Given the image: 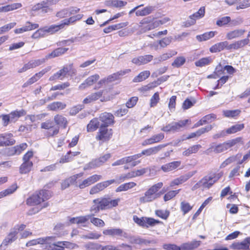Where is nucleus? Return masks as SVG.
Masks as SVG:
<instances>
[{"mask_svg":"<svg viewBox=\"0 0 250 250\" xmlns=\"http://www.w3.org/2000/svg\"><path fill=\"white\" fill-rule=\"evenodd\" d=\"M163 186L162 182H159L154 184L148 188L145 193L144 195L139 198V202L141 204H144L148 202H151L160 196V194L158 191Z\"/></svg>","mask_w":250,"mask_h":250,"instance_id":"obj_1","label":"nucleus"},{"mask_svg":"<svg viewBox=\"0 0 250 250\" xmlns=\"http://www.w3.org/2000/svg\"><path fill=\"white\" fill-rule=\"evenodd\" d=\"M50 196L51 193L49 191L41 190L27 198L26 203L27 205L30 206L38 205L42 202L48 199Z\"/></svg>","mask_w":250,"mask_h":250,"instance_id":"obj_2","label":"nucleus"},{"mask_svg":"<svg viewBox=\"0 0 250 250\" xmlns=\"http://www.w3.org/2000/svg\"><path fill=\"white\" fill-rule=\"evenodd\" d=\"M241 140L240 138H236L234 139L229 140L227 142L219 144L212 143L209 148L215 153H220L226 151L229 148L232 147Z\"/></svg>","mask_w":250,"mask_h":250,"instance_id":"obj_3","label":"nucleus"},{"mask_svg":"<svg viewBox=\"0 0 250 250\" xmlns=\"http://www.w3.org/2000/svg\"><path fill=\"white\" fill-rule=\"evenodd\" d=\"M52 239L47 241L46 245L42 249L47 250H63L64 248H69L70 246L74 245V244L67 241H56V236H48Z\"/></svg>","mask_w":250,"mask_h":250,"instance_id":"obj_4","label":"nucleus"},{"mask_svg":"<svg viewBox=\"0 0 250 250\" xmlns=\"http://www.w3.org/2000/svg\"><path fill=\"white\" fill-rule=\"evenodd\" d=\"M108 201L106 198H98L93 200L92 205L90 208V211L93 214L97 213L100 210L108 209Z\"/></svg>","mask_w":250,"mask_h":250,"instance_id":"obj_5","label":"nucleus"},{"mask_svg":"<svg viewBox=\"0 0 250 250\" xmlns=\"http://www.w3.org/2000/svg\"><path fill=\"white\" fill-rule=\"evenodd\" d=\"M106 91V90H102L96 92L92 93L84 98L83 103L84 104H88L94 102L99 99H100V101L102 102L109 101L110 99L109 97H105L104 96H103Z\"/></svg>","mask_w":250,"mask_h":250,"instance_id":"obj_6","label":"nucleus"},{"mask_svg":"<svg viewBox=\"0 0 250 250\" xmlns=\"http://www.w3.org/2000/svg\"><path fill=\"white\" fill-rule=\"evenodd\" d=\"M112 135V129H108L104 125H101L99 131L96 136V139L102 143L107 142L110 140Z\"/></svg>","mask_w":250,"mask_h":250,"instance_id":"obj_7","label":"nucleus"},{"mask_svg":"<svg viewBox=\"0 0 250 250\" xmlns=\"http://www.w3.org/2000/svg\"><path fill=\"white\" fill-rule=\"evenodd\" d=\"M41 128L49 130L47 134L49 136H53L57 134L59 131V126L55 125L54 123L51 120H47L42 123Z\"/></svg>","mask_w":250,"mask_h":250,"instance_id":"obj_8","label":"nucleus"},{"mask_svg":"<svg viewBox=\"0 0 250 250\" xmlns=\"http://www.w3.org/2000/svg\"><path fill=\"white\" fill-rule=\"evenodd\" d=\"M115 182V180L112 179L99 183L91 188L89 193L91 195L97 194Z\"/></svg>","mask_w":250,"mask_h":250,"instance_id":"obj_9","label":"nucleus"},{"mask_svg":"<svg viewBox=\"0 0 250 250\" xmlns=\"http://www.w3.org/2000/svg\"><path fill=\"white\" fill-rule=\"evenodd\" d=\"M16 143L13 135L10 133L0 134V146H12Z\"/></svg>","mask_w":250,"mask_h":250,"instance_id":"obj_10","label":"nucleus"},{"mask_svg":"<svg viewBox=\"0 0 250 250\" xmlns=\"http://www.w3.org/2000/svg\"><path fill=\"white\" fill-rule=\"evenodd\" d=\"M102 178L101 175L94 174L82 181L78 186L80 188L83 189L101 180Z\"/></svg>","mask_w":250,"mask_h":250,"instance_id":"obj_11","label":"nucleus"},{"mask_svg":"<svg viewBox=\"0 0 250 250\" xmlns=\"http://www.w3.org/2000/svg\"><path fill=\"white\" fill-rule=\"evenodd\" d=\"M214 180H215L213 175H212L211 173H210L200 180L199 181V184L202 185V188H204L209 189L216 183Z\"/></svg>","mask_w":250,"mask_h":250,"instance_id":"obj_12","label":"nucleus"},{"mask_svg":"<svg viewBox=\"0 0 250 250\" xmlns=\"http://www.w3.org/2000/svg\"><path fill=\"white\" fill-rule=\"evenodd\" d=\"M153 59V56L152 55H146L134 58L132 59L131 62L137 65H142L150 62Z\"/></svg>","mask_w":250,"mask_h":250,"instance_id":"obj_13","label":"nucleus"},{"mask_svg":"<svg viewBox=\"0 0 250 250\" xmlns=\"http://www.w3.org/2000/svg\"><path fill=\"white\" fill-rule=\"evenodd\" d=\"M71 67V65L64 66L62 69L51 76L49 79V81H53L57 79L62 80L70 70Z\"/></svg>","mask_w":250,"mask_h":250,"instance_id":"obj_14","label":"nucleus"},{"mask_svg":"<svg viewBox=\"0 0 250 250\" xmlns=\"http://www.w3.org/2000/svg\"><path fill=\"white\" fill-rule=\"evenodd\" d=\"M167 146V145H159L157 146L150 147L149 148L143 150L141 153H138L140 155V157L142 155L149 156L158 153L163 148Z\"/></svg>","mask_w":250,"mask_h":250,"instance_id":"obj_15","label":"nucleus"},{"mask_svg":"<svg viewBox=\"0 0 250 250\" xmlns=\"http://www.w3.org/2000/svg\"><path fill=\"white\" fill-rule=\"evenodd\" d=\"M99 118L100 120L103 123L101 125H104L106 127L114 123V117L110 113L104 112L102 113Z\"/></svg>","mask_w":250,"mask_h":250,"instance_id":"obj_16","label":"nucleus"},{"mask_svg":"<svg viewBox=\"0 0 250 250\" xmlns=\"http://www.w3.org/2000/svg\"><path fill=\"white\" fill-rule=\"evenodd\" d=\"M164 137L165 135L163 133L154 135L150 138L144 140L143 142L142 145L143 146H146L147 145H150L155 143H159L161 142L164 138Z\"/></svg>","mask_w":250,"mask_h":250,"instance_id":"obj_17","label":"nucleus"},{"mask_svg":"<svg viewBox=\"0 0 250 250\" xmlns=\"http://www.w3.org/2000/svg\"><path fill=\"white\" fill-rule=\"evenodd\" d=\"M103 233L105 235H108L110 236H124L126 237L127 234L124 232L122 229L118 228H112L106 229L103 230Z\"/></svg>","mask_w":250,"mask_h":250,"instance_id":"obj_18","label":"nucleus"},{"mask_svg":"<svg viewBox=\"0 0 250 250\" xmlns=\"http://www.w3.org/2000/svg\"><path fill=\"white\" fill-rule=\"evenodd\" d=\"M83 172L75 174L63 181L62 183V188L65 189L69 187L71 185L74 184L77 179L83 176Z\"/></svg>","mask_w":250,"mask_h":250,"instance_id":"obj_19","label":"nucleus"},{"mask_svg":"<svg viewBox=\"0 0 250 250\" xmlns=\"http://www.w3.org/2000/svg\"><path fill=\"white\" fill-rule=\"evenodd\" d=\"M130 69H127L124 70H121L118 71L116 73H113L110 75H109L106 78L107 83H111L115 81L119 80L121 77L125 75L130 72Z\"/></svg>","mask_w":250,"mask_h":250,"instance_id":"obj_20","label":"nucleus"},{"mask_svg":"<svg viewBox=\"0 0 250 250\" xmlns=\"http://www.w3.org/2000/svg\"><path fill=\"white\" fill-rule=\"evenodd\" d=\"M99 78L100 76L98 74H94L89 76L84 81L83 83L80 85V89H83L87 86L93 85L99 79Z\"/></svg>","mask_w":250,"mask_h":250,"instance_id":"obj_21","label":"nucleus"},{"mask_svg":"<svg viewBox=\"0 0 250 250\" xmlns=\"http://www.w3.org/2000/svg\"><path fill=\"white\" fill-rule=\"evenodd\" d=\"M51 239V238L48 237V236L39 238L36 239H33L28 241V242L26 243V246L27 247H30L36 245L37 244H41L42 245L41 248L42 249V247L43 248H44L46 245V243L48 242L47 241Z\"/></svg>","mask_w":250,"mask_h":250,"instance_id":"obj_22","label":"nucleus"},{"mask_svg":"<svg viewBox=\"0 0 250 250\" xmlns=\"http://www.w3.org/2000/svg\"><path fill=\"white\" fill-rule=\"evenodd\" d=\"M45 3L43 0L37 3L32 7V10L37 11L41 10V12L43 14L52 12L53 9L52 8H48L47 6H45Z\"/></svg>","mask_w":250,"mask_h":250,"instance_id":"obj_23","label":"nucleus"},{"mask_svg":"<svg viewBox=\"0 0 250 250\" xmlns=\"http://www.w3.org/2000/svg\"><path fill=\"white\" fill-rule=\"evenodd\" d=\"M181 164V161L170 162L163 165L161 167V169L165 172H169L178 168Z\"/></svg>","mask_w":250,"mask_h":250,"instance_id":"obj_24","label":"nucleus"},{"mask_svg":"<svg viewBox=\"0 0 250 250\" xmlns=\"http://www.w3.org/2000/svg\"><path fill=\"white\" fill-rule=\"evenodd\" d=\"M26 114L24 110H15L8 114L11 123H15L18 119Z\"/></svg>","mask_w":250,"mask_h":250,"instance_id":"obj_25","label":"nucleus"},{"mask_svg":"<svg viewBox=\"0 0 250 250\" xmlns=\"http://www.w3.org/2000/svg\"><path fill=\"white\" fill-rule=\"evenodd\" d=\"M228 42L224 41L217 43L209 48V51L211 53H216L223 50L224 49H227Z\"/></svg>","mask_w":250,"mask_h":250,"instance_id":"obj_26","label":"nucleus"},{"mask_svg":"<svg viewBox=\"0 0 250 250\" xmlns=\"http://www.w3.org/2000/svg\"><path fill=\"white\" fill-rule=\"evenodd\" d=\"M200 244L201 241L196 240L183 243L181 245L182 250H193L197 248Z\"/></svg>","mask_w":250,"mask_h":250,"instance_id":"obj_27","label":"nucleus"},{"mask_svg":"<svg viewBox=\"0 0 250 250\" xmlns=\"http://www.w3.org/2000/svg\"><path fill=\"white\" fill-rule=\"evenodd\" d=\"M46 36L49 35H52L60 29H62V25L61 24L56 25L52 24L49 26L43 27Z\"/></svg>","mask_w":250,"mask_h":250,"instance_id":"obj_28","label":"nucleus"},{"mask_svg":"<svg viewBox=\"0 0 250 250\" xmlns=\"http://www.w3.org/2000/svg\"><path fill=\"white\" fill-rule=\"evenodd\" d=\"M68 50V48H62V47H59L55 50H54L53 51H52L51 53H49L47 55H46V59L47 60L50 59L51 58H53L56 57L60 56L62 54H63L65 52H66Z\"/></svg>","mask_w":250,"mask_h":250,"instance_id":"obj_29","label":"nucleus"},{"mask_svg":"<svg viewBox=\"0 0 250 250\" xmlns=\"http://www.w3.org/2000/svg\"><path fill=\"white\" fill-rule=\"evenodd\" d=\"M128 24V22H121L118 24L110 25L107 27L105 28L104 29V32L105 33H109L111 32L120 29L122 28L125 27L127 26Z\"/></svg>","mask_w":250,"mask_h":250,"instance_id":"obj_30","label":"nucleus"},{"mask_svg":"<svg viewBox=\"0 0 250 250\" xmlns=\"http://www.w3.org/2000/svg\"><path fill=\"white\" fill-rule=\"evenodd\" d=\"M245 31V30L242 29L234 30L228 32L226 35V38L228 40L238 38L242 36Z\"/></svg>","mask_w":250,"mask_h":250,"instance_id":"obj_31","label":"nucleus"},{"mask_svg":"<svg viewBox=\"0 0 250 250\" xmlns=\"http://www.w3.org/2000/svg\"><path fill=\"white\" fill-rule=\"evenodd\" d=\"M188 121L189 120L187 119L183 121H180L178 122H172V132H175L180 131L182 128L186 126Z\"/></svg>","mask_w":250,"mask_h":250,"instance_id":"obj_32","label":"nucleus"},{"mask_svg":"<svg viewBox=\"0 0 250 250\" xmlns=\"http://www.w3.org/2000/svg\"><path fill=\"white\" fill-rule=\"evenodd\" d=\"M22 6L20 3H15L8 4L0 7V12H7L21 7Z\"/></svg>","mask_w":250,"mask_h":250,"instance_id":"obj_33","label":"nucleus"},{"mask_svg":"<svg viewBox=\"0 0 250 250\" xmlns=\"http://www.w3.org/2000/svg\"><path fill=\"white\" fill-rule=\"evenodd\" d=\"M215 32L214 31L206 32L203 34L197 35L196 39L200 42L206 41L213 38L215 36Z\"/></svg>","mask_w":250,"mask_h":250,"instance_id":"obj_34","label":"nucleus"},{"mask_svg":"<svg viewBox=\"0 0 250 250\" xmlns=\"http://www.w3.org/2000/svg\"><path fill=\"white\" fill-rule=\"evenodd\" d=\"M150 73L149 71L146 70L140 73L137 76L135 77L133 80L134 83H139L146 79L149 76Z\"/></svg>","mask_w":250,"mask_h":250,"instance_id":"obj_35","label":"nucleus"},{"mask_svg":"<svg viewBox=\"0 0 250 250\" xmlns=\"http://www.w3.org/2000/svg\"><path fill=\"white\" fill-rule=\"evenodd\" d=\"M33 167L32 162H23L20 167V172L21 174H26L31 170Z\"/></svg>","mask_w":250,"mask_h":250,"instance_id":"obj_36","label":"nucleus"},{"mask_svg":"<svg viewBox=\"0 0 250 250\" xmlns=\"http://www.w3.org/2000/svg\"><path fill=\"white\" fill-rule=\"evenodd\" d=\"M54 120L55 123L59 126H62L65 128L67 126V121L66 119L61 115H57L54 116Z\"/></svg>","mask_w":250,"mask_h":250,"instance_id":"obj_37","label":"nucleus"},{"mask_svg":"<svg viewBox=\"0 0 250 250\" xmlns=\"http://www.w3.org/2000/svg\"><path fill=\"white\" fill-rule=\"evenodd\" d=\"M230 248L233 250H245L248 249L249 246L247 245L246 242H245V239L241 242H234L232 243L230 246Z\"/></svg>","mask_w":250,"mask_h":250,"instance_id":"obj_38","label":"nucleus"},{"mask_svg":"<svg viewBox=\"0 0 250 250\" xmlns=\"http://www.w3.org/2000/svg\"><path fill=\"white\" fill-rule=\"evenodd\" d=\"M66 105L61 102H53L47 106V108L50 110L56 111L59 109H62L65 107Z\"/></svg>","mask_w":250,"mask_h":250,"instance_id":"obj_39","label":"nucleus"},{"mask_svg":"<svg viewBox=\"0 0 250 250\" xmlns=\"http://www.w3.org/2000/svg\"><path fill=\"white\" fill-rule=\"evenodd\" d=\"M136 186V184L134 182H129L120 185L116 189V192H121L126 191L129 189H131Z\"/></svg>","mask_w":250,"mask_h":250,"instance_id":"obj_40","label":"nucleus"},{"mask_svg":"<svg viewBox=\"0 0 250 250\" xmlns=\"http://www.w3.org/2000/svg\"><path fill=\"white\" fill-rule=\"evenodd\" d=\"M99 126V122L98 119L94 118L91 120L87 125V130L88 132H92L96 130Z\"/></svg>","mask_w":250,"mask_h":250,"instance_id":"obj_41","label":"nucleus"},{"mask_svg":"<svg viewBox=\"0 0 250 250\" xmlns=\"http://www.w3.org/2000/svg\"><path fill=\"white\" fill-rule=\"evenodd\" d=\"M212 61L211 57L203 58L195 62V64L198 67H203L210 64Z\"/></svg>","mask_w":250,"mask_h":250,"instance_id":"obj_42","label":"nucleus"},{"mask_svg":"<svg viewBox=\"0 0 250 250\" xmlns=\"http://www.w3.org/2000/svg\"><path fill=\"white\" fill-rule=\"evenodd\" d=\"M18 188L16 184H13L9 188L0 192V199L14 192Z\"/></svg>","mask_w":250,"mask_h":250,"instance_id":"obj_43","label":"nucleus"},{"mask_svg":"<svg viewBox=\"0 0 250 250\" xmlns=\"http://www.w3.org/2000/svg\"><path fill=\"white\" fill-rule=\"evenodd\" d=\"M200 145H194L189 147L188 149L183 152V155L186 156H188L192 153H195L198 152L200 148H201Z\"/></svg>","mask_w":250,"mask_h":250,"instance_id":"obj_44","label":"nucleus"},{"mask_svg":"<svg viewBox=\"0 0 250 250\" xmlns=\"http://www.w3.org/2000/svg\"><path fill=\"white\" fill-rule=\"evenodd\" d=\"M244 128V125L243 124H236L227 129L226 130V132L229 134H233L242 130Z\"/></svg>","mask_w":250,"mask_h":250,"instance_id":"obj_45","label":"nucleus"},{"mask_svg":"<svg viewBox=\"0 0 250 250\" xmlns=\"http://www.w3.org/2000/svg\"><path fill=\"white\" fill-rule=\"evenodd\" d=\"M241 156V155L238 154L236 155H233L229 157L222 163L220 167L221 168L226 167L231 163L235 162L238 159H239Z\"/></svg>","mask_w":250,"mask_h":250,"instance_id":"obj_46","label":"nucleus"},{"mask_svg":"<svg viewBox=\"0 0 250 250\" xmlns=\"http://www.w3.org/2000/svg\"><path fill=\"white\" fill-rule=\"evenodd\" d=\"M240 112L239 109L226 110L223 111V115L228 118H234L238 116Z\"/></svg>","mask_w":250,"mask_h":250,"instance_id":"obj_47","label":"nucleus"},{"mask_svg":"<svg viewBox=\"0 0 250 250\" xmlns=\"http://www.w3.org/2000/svg\"><path fill=\"white\" fill-rule=\"evenodd\" d=\"M148 170H149L150 172H151V171L155 170V167L143 168L140 169H138L137 170L132 171L134 174V177H136L143 175L145 173H146Z\"/></svg>","mask_w":250,"mask_h":250,"instance_id":"obj_48","label":"nucleus"},{"mask_svg":"<svg viewBox=\"0 0 250 250\" xmlns=\"http://www.w3.org/2000/svg\"><path fill=\"white\" fill-rule=\"evenodd\" d=\"M103 165L101 162L100 159H96L90 162L87 166L84 167V169H87L89 168L92 169L100 167Z\"/></svg>","mask_w":250,"mask_h":250,"instance_id":"obj_49","label":"nucleus"},{"mask_svg":"<svg viewBox=\"0 0 250 250\" xmlns=\"http://www.w3.org/2000/svg\"><path fill=\"white\" fill-rule=\"evenodd\" d=\"M205 13V7H201L197 12L190 16V18L195 20L196 19H200L204 16Z\"/></svg>","mask_w":250,"mask_h":250,"instance_id":"obj_50","label":"nucleus"},{"mask_svg":"<svg viewBox=\"0 0 250 250\" xmlns=\"http://www.w3.org/2000/svg\"><path fill=\"white\" fill-rule=\"evenodd\" d=\"M87 250H99L102 247V245L95 242H88L84 246Z\"/></svg>","mask_w":250,"mask_h":250,"instance_id":"obj_51","label":"nucleus"},{"mask_svg":"<svg viewBox=\"0 0 250 250\" xmlns=\"http://www.w3.org/2000/svg\"><path fill=\"white\" fill-rule=\"evenodd\" d=\"M180 189L176 190H170L167 192L164 196V200L165 202L170 200L179 193Z\"/></svg>","mask_w":250,"mask_h":250,"instance_id":"obj_52","label":"nucleus"},{"mask_svg":"<svg viewBox=\"0 0 250 250\" xmlns=\"http://www.w3.org/2000/svg\"><path fill=\"white\" fill-rule=\"evenodd\" d=\"M186 62L185 57L181 56L176 58L174 62L172 63V66L175 67H179L183 65Z\"/></svg>","mask_w":250,"mask_h":250,"instance_id":"obj_53","label":"nucleus"},{"mask_svg":"<svg viewBox=\"0 0 250 250\" xmlns=\"http://www.w3.org/2000/svg\"><path fill=\"white\" fill-rule=\"evenodd\" d=\"M177 53V52L175 50H168L167 53L160 55V59L164 62L176 55Z\"/></svg>","mask_w":250,"mask_h":250,"instance_id":"obj_54","label":"nucleus"},{"mask_svg":"<svg viewBox=\"0 0 250 250\" xmlns=\"http://www.w3.org/2000/svg\"><path fill=\"white\" fill-rule=\"evenodd\" d=\"M180 208L183 214H186L192 209V207L188 203L183 201L181 203Z\"/></svg>","mask_w":250,"mask_h":250,"instance_id":"obj_55","label":"nucleus"},{"mask_svg":"<svg viewBox=\"0 0 250 250\" xmlns=\"http://www.w3.org/2000/svg\"><path fill=\"white\" fill-rule=\"evenodd\" d=\"M197 171H192L187 173L185 174L180 176L179 178L182 184L186 182L188 179L192 177L196 173Z\"/></svg>","mask_w":250,"mask_h":250,"instance_id":"obj_56","label":"nucleus"},{"mask_svg":"<svg viewBox=\"0 0 250 250\" xmlns=\"http://www.w3.org/2000/svg\"><path fill=\"white\" fill-rule=\"evenodd\" d=\"M101 236V235L93 232H90L87 234L83 235L81 238L84 239H98Z\"/></svg>","mask_w":250,"mask_h":250,"instance_id":"obj_57","label":"nucleus"},{"mask_svg":"<svg viewBox=\"0 0 250 250\" xmlns=\"http://www.w3.org/2000/svg\"><path fill=\"white\" fill-rule=\"evenodd\" d=\"M146 226H145V228H148L149 227H153L160 223L161 222L158 220L154 219V218L150 217H146Z\"/></svg>","mask_w":250,"mask_h":250,"instance_id":"obj_58","label":"nucleus"},{"mask_svg":"<svg viewBox=\"0 0 250 250\" xmlns=\"http://www.w3.org/2000/svg\"><path fill=\"white\" fill-rule=\"evenodd\" d=\"M39 25L37 23H32L29 21H27L24 26L22 28L24 29V31H28L38 28Z\"/></svg>","mask_w":250,"mask_h":250,"instance_id":"obj_59","label":"nucleus"},{"mask_svg":"<svg viewBox=\"0 0 250 250\" xmlns=\"http://www.w3.org/2000/svg\"><path fill=\"white\" fill-rule=\"evenodd\" d=\"M155 213L157 216L163 219H167L169 215V211L167 210H157Z\"/></svg>","mask_w":250,"mask_h":250,"instance_id":"obj_60","label":"nucleus"},{"mask_svg":"<svg viewBox=\"0 0 250 250\" xmlns=\"http://www.w3.org/2000/svg\"><path fill=\"white\" fill-rule=\"evenodd\" d=\"M16 24V22H11L0 27V34L8 32L11 29L13 28Z\"/></svg>","mask_w":250,"mask_h":250,"instance_id":"obj_61","label":"nucleus"},{"mask_svg":"<svg viewBox=\"0 0 250 250\" xmlns=\"http://www.w3.org/2000/svg\"><path fill=\"white\" fill-rule=\"evenodd\" d=\"M230 21V18L229 16L223 17L216 21V24L219 26H222L227 24Z\"/></svg>","mask_w":250,"mask_h":250,"instance_id":"obj_62","label":"nucleus"},{"mask_svg":"<svg viewBox=\"0 0 250 250\" xmlns=\"http://www.w3.org/2000/svg\"><path fill=\"white\" fill-rule=\"evenodd\" d=\"M129 242L131 244L139 245L146 243V240L141 238L139 237L135 236L131 237L129 239Z\"/></svg>","mask_w":250,"mask_h":250,"instance_id":"obj_63","label":"nucleus"},{"mask_svg":"<svg viewBox=\"0 0 250 250\" xmlns=\"http://www.w3.org/2000/svg\"><path fill=\"white\" fill-rule=\"evenodd\" d=\"M163 248L166 250H182V246L179 247L175 244H166L163 245Z\"/></svg>","mask_w":250,"mask_h":250,"instance_id":"obj_64","label":"nucleus"}]
</instances>
